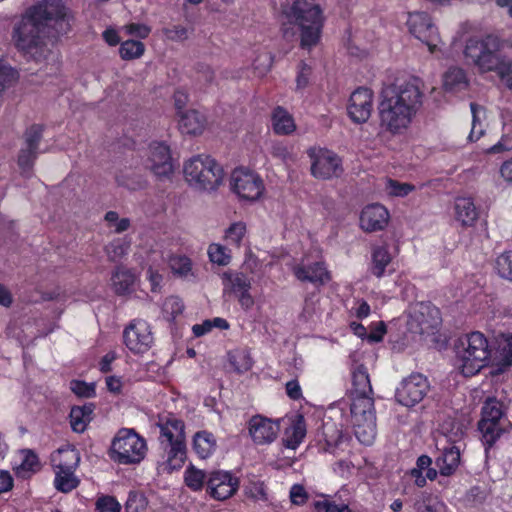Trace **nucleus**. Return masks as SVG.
Instances as JSON below:
<instances>
[{
  "instance_id": "obj_56",
  "label": "nucleus",
  "mask_w": 512,
  "mask_h": 512,
  "mask_svg": "<svg viewBox=\"0 0 512 512\" xmlns=\"http://www.w3.org/2000/svg\"><path fill=\"white\" fill-rule=\"evenodd\" d=\"M184 305L182 300L176 296H171L167 298L163 304V311L170 315L172 318H175L179 314L183 312Z\"/></svg>"
},
{
  "instance_id": "obj_11",
  "label": "nucleus",
  "mask_w": 512,
  "mask_h": 512,
  "mask_svg": "<svg viewBox=\"0 0 512 512\" xmlns=\"http://www.w3.org/2000/svg\"><path fill=\"white\" fill-rule=\"evenodd\" d=\"M230 186L241 199L255 201L265 190L262 178L255 172L244 168L235 169L230 177Z\"/></svg>"
},
{
  "instance_id": "obj_25",
  "label": "nucleus",
  "mask_w": 512,
  "mask_h": 512,
  "mask_svg": "<svg viewBox=\"0 0 512 512\" xmlns=\"http://www.w3.org/2000/svg\"><path fill=\"white\" fill-rule=\"evenodd\" d=\"M80 462L79 452L71 446L59 448L51 456L53 469L76 470Z\"/></svg>"
},
{
  "instance_id": "obj_52",
  "label": "nucleus",
  "mask_w": 512,
  "mask_h": 512,
  "mask_svg": "<svg viewBox=\"0 0 512 512\" xmlns=\"http://www.w3.org/2000/svg\"><path fill=\"white\" fill-rule=\"evenodd\" d=\"M165 37L174 42H183L189 38V30L182 25H172L163 29Z\"/></svg>"
},
{
  "instance_id": "obj_46",
  "label": "nucleus",
  "mask_w": 512,
  "mask_h": 512,
  "mask_svg": "<svg viewBox=\"0 0 512 512\" xmlns=\"http://www.w3.org/2000/svg\"><path fill=\"white\" fill-rule=\"evenodd\" d=\"M246 234V225L243 222H235L229 226L225 233L227 244L240 247L241 241Z\"/></svg>"
},
{
  "instance_id": "obj_41",
  "label": "nucleus",
  "mask_w": 512,
  "mask_h": 512,
  "mask_svg": "<svg viewBox=\"0 0 512 512\" xmlns=\"http://www.w3.org/2000/svg\"><path fill=\"white\" fill-rule=\"evenodd\" d=\"M478 428L482 433L483 441L485 444L491 446L501 434L499 421L480 420Z\"/></svg>"
},
{
  "instance_id": "obj_14",
  "label": "nucleus",
  "mask_w": 512,
  "mask_h": 512,
  "mask_svg": "<svg viewBox=\"0 0 512 512\" xmlns=\"http://www.w3.org/2000/svg\"><path fill=\"white\" fill-rule=\"evenodd\" d=\"M428 390L429 383L426 377L421 374H412L400 383L395 398L401 405L413 407L423 400Z\"/></svg>"
},
{
  "instance_id": "obj_12",
  "label": "nucleus",
  "mask_w": 512,
  "mask_h": 512,
  "mask_svg": "<svg viewBox=\"0 0 512 512\" xmlns=\"http://www.w3.org/2000/svg\"><path fill=\"white\" fill-rule=\"evenodd\" d=\"M126 347L135 354H143L154 343L150 325L141 319L133 320L123 332Z\"/></svg>"
},
{
  "instance_id": "obj_8",
  "label": "nucleus",
  "mask_w": 512,
  "mask_h": 512,
  "mask_svg": "<svg viewBox=\"0 0 512 512\" xmlns=\"http://www.w3.org/2000/svg\"><path fill=\"white\" fill-rule=\"evenodd\" d=\"M147 445L134 429L123 428L112 441L111 458L120 464H137L146 454Z\"/></svg>"
},
{
  "instance_id": "obj_27",
  "label": "nucleus",
  "mask_w": 512,
  "mask_h": 512,
  "mask_svg": "<svg viewBox=\"0 0 512 512\" xmlns=\"http://www.w3.org/2000/svg\"><path fill=\"white\" fill-rule=\"evenodd\" d=\"M436 466L442 476L452 475L460 463L459 447L453 445L443 449L442 454L436 459Z\"/></svg>"
},
{
  "instance_id": "obj_39",
  "label": "nucleus",
  "mask_w": 512,
  "mask_h": 512,
  "mask_svg": "<svg viewBox=\"0 0 512 512\" xmlns=\"http://www.w3.org/2000/svg\"><path fill=\"white\" fill-rule=\"evenodd\" d=\"M441 429L450 442L456 443L464 437L467 425L460 420L448 419L442 424Z\"/></svg>"
},
{
  "instance_id": "obj_36",
  "label": "nucleus",
  "mask_w": 512,
  "mask_h": 512,
  "mask_svg": "<svg viewBox=\"0 0 512 512\" xmlns=\"http://www.w3.org/2000/svg\"><path fill=\"white\" fill-rule=\"evenodd\" d=\"M112 282L116 293L125 294L131 290L135 275L130 270L118 268L112 277Z\"/></svg>"
},
{
  "instance_id": "obj_63",
  "label": "nucleus",
  "mask_w": 512,
  "mask_h": 512,
  "mask_svg": "<svg viewBox=\"0 0 512 512\" xmlns=\"http://www.w3.org/2000/svg\"><path fill=\"white\" fill-rule=\"evenodd\" d=\"M270 153L273 157L281 160L284 163H286L288 160H291L292 158V155L287 146L280 142L273 143L271 145Z\"/></svg>"
},
{
  "instance_id": "obj_59",
  "label": "nucleus",
  "mask_w": 512,
  "mask_h": 512,
  "mask_svg": "<svg viewBox=\"0 0 512 512\" xmlns=\"http://www.w3.org/2000/svg\"><path fill=\"white\" fill-rule=\"evenodd\" d=\"M312 69L306 63H301L299 72L296 78L297 90H303L309 85Z\"/></svg>"
},
{
  "instance_id": "obj_64",
  "label": "nucleus",
  "mask_w": 512,
  "mask_h": 512,
  "mask_svg": "<svg viewBox=\"0 0 512 512\" xmlns=\"http://www.w3.org/2000/svg\"><path fill=\"white\" fill-rule=\"evenodd\" d=\"M307 493L303 486L293 485L290 490V499L293 504L303 505L307 501Z\"/></svg>"
},
{
  "instance_id": "obj_58",
  "label": "nucleus",
  "mask_w": 512,
  "mask_h": 512,
  "mask_svg": "<svg viewBox=\"0 0 512 512\" xmlns=\"http://www.w3.org/2000/svg\"><path fill=\"white\" fill-rule=\"evenodd\" d=\"M443 510V503L436 499H427L416 504V512H443Z\"/></svg>"
},
{
  "instance_id": "obj_13",
  "label": "nucleus",
  "mask_w": 512,
  "mask_h": 512,
  "mask_svg": "<svg viewBox=\"0 0 512 512\" xmlns=\"http://www.w3.org/2000/svg\"><path fill=\"white\" fill-rule=\"evenodd\" d=\"M145 166L157 178H169L174 171L169 146L164 142L158 141L150 143Z\"/></svg>"
},
{
  "instance_id": "obj_38",
  "label": "nucleus",
  "mask_w": 512,
  "mask_h": 512,
  "mask_svg": "<svg viewBox=\"0 0 512 512\" xmlns=\"http://www.w3.org/2000/svg\"><path fill=\"white\" fill-rule=\"evenodd\" d=\"M14 469L18 477L29 478L39 469L38 457L31 451H25L21 463Z\"/></svg>"
},
{
  "instance_id": "obj_6",
  "label": "nucleus",
  "mask_w": 512,
  "mask_h": 512,
  "mask_svg": "<svg viewBox=\"0 0 512 512\" xmlns=\"http://www.w3.org/2000/svg\"><path fill=\"white\" fill-rule=\"evenodd\" d=\"M183 171L186 181L198 190H216L223 181V168L207 155L190 158L185 162Z\"/></svg>"
},
{
  "instance_id": "obj_1",
  "label": "nucleus",
  "mask_w": 512,
  "mask_h": 512,
  "mask_svg": "<svg viewBox=\"0 0 512 512\" xmlns=\"http://www.w3.org/2000/svg\"><path fill=\"white\" fill-rule=\"evenodd\" d=\"M70 15L61 0H41L29 7L13 30L16 47L36 61L48 54L46 38L49 27L57 33L70 29Z\"/></svg>"
},
{
  "instance_id": "obj_17",
  "label": "nucleus",
  "mask_w": 512,
  "mask_h": 512,
  "mask_svg": "<svg viewBox=\"0 0 512 512\" xmlns=\"http://www.w3.org/2000/svg\"><path fill=\"white\" fill-rule=\"evenodd\" d=\"M373 109V92L369 88L360 87L350 96L347 107L350 118L355 123H365Z\"/></svg>"
},
{
  "instance_id": "obj_33",
  "label": "nucleus",
  "mask_w": 512,
  "mask_h": 512,
  "mask_svg": "<svg viewBox=\"0 0 512 512\" xmlns=\"http://www.w3.org/2000/svg\"><path fill=\"white\" fill-rule=\"evenodd\" d=\"M273 129L277 134L287 135L292 133L296 126L292 116L282 107H277L272 116Z\"/></svg>"
},
{
  "instance_id": "obj_55",
  "label": "nucleus",
  "mask_w": 512,
  "mask_h": 512,
  "mask_svg": "<svg viewBox=\"0 0 512 512\" xmlns=\"http://www.w3.org/2000/svg\"><path fill=\"white\" fill-rule=\"evenodd\" d=\"M499 78L505 83V85L512 89V58L505 60L504 56L501 58V64L495 70Z\"/></svg>"
},
{
  "instance_id": "obj_30",
  "label": "nucleus",
  "mask_w": 512,
  "mask_h": 512,
  "mask_svg": "<svg viewBox=\"0 0 512 512\" xmlns=\"http://www.w3.org/2000/svg\"><path fill=\"white\" fill-rule=\"evenodd\" d=\"M93 405L75 406L70 411V424L73 431L82 433L92 419Z\"/></svg>"
},
{
  "instance_id": "obj_32",
  "label": "nucleus",
  "mask_w": 512,
  "mask_h": 512,
  "mask_svg": "<svg viewBox=\"0 0 512 512\" xmlns=\"http://www.w3.org/2000/svg\"><path fill=\"white\" fill-rule=\"evenodd\" d=\"M306 435L305 421L299 416L293 424L285 430L283 444L290 449H296Z\"/></svg>"
},
{
  "instance_id": "obj_49",
  "label": "nucleus",
  "mask_w": 512,
  "mask_h": 512,
  "mask_svg": "<svg viewBox=\"0 0 512 512\" xmlns=\"http://www.w3.org/2000/svg\"><path fill=\"white\" fill-rule=\"evenodd\" d=\"M503 415L500 402L496 399H487L482 407V420L499 421Z\"/></svg>"
},
{
  "instance_id": "obj_26",
  "label": "nucleus",
  "mask_w": 512,
  "mask_h": 512,
  "mask_svg": "<svg viewBox=\"0 0 512 512\" xmlns=\"http://www.w3.org/2000/svg\"><path fill=\"white\" fill-rule=\"evenodd\" d=\"M455 217L463 226H472L478 218V210L469 197H458L454 204Z\"/></svg>"
},
{
  "instance_id": "obj_21",
  "label": "nucleus",
  "mask_w": 512,
  "mask_h": 512,
  "mask_svg": "<svg viewBox=\"0 0 512 512\" xmlns=\"http://www.w3.org/2000/svg\"><path fill=\"white\" fill-rule=\"evenodd\" d=\"M389 220L387 209L380 204L366 206L360 215V226L367 232L382 230Z\"/></svg>"
},
{
  "instance_id": "obj_57",
  "label": "nucleus",
  "mask_w": 512,
  "mask_h": 512,
  "mask_svg": "<svg viewBox=\"0 0 512 512\" xmlns=\"http://www.w3.org/2000/svg\"><path fill=\"white\" fill-rule=\"evenodd\" d=\"M316 512H350L345 504H335L334 502L324 500L315 503Z\"/></svg>"
},
{
  "instance_id": "obj_5",
  "label": "nucleus",
  "mask_w": 512,
  "mask_h": 512,
  "mask_svg": "<svg viewBox=\"0 0 512 512\" xmlns=\"http://www.w3.org/2000/svg\"><path fill=\"white\" fill-rule=\"evenodd\" d=\"M503 43L493 34L469 37L463 50L466 63L480 73L495 72L501 64Z\"/></svg>"
},
{
  "instance_id": "obj_9",
  "label": "nucleus",
  "mask_w": 512,
  "mask_h": 512,
  "mask_svg": "<svg viewBox=\"0 0 512 512\" xmlns=\"http://www.w3.org/2000/svg\"><path fill=\"white\" fill-rule=\"evenodd\" d=\"M307 154L311 162L310 172L314 178L329 180L342 175V160L336 153L313 147L307 150Z\"/></svg>"
},
{
  "instance_id": "obj_18",
  "label": "nucleus",
  "mask_w": 512,
  "mask_h": 512,
  "mask_svg": "<svg viewBox=\"0 0 512 512\" xmlns=\"http://www.w3.org/2000/svg\"><path fill=\"white\" fill-rule=\"evenodd\" d=\"M279 432V424L261 415L253 416L249 421V434L255 444L272 443Z\"/></svg>"
},
{
  "instance_id": "obj_16",
  "label": "nucleus",
  "mask_w": 512,
  "mask_h": 512,
  "mask_svg": "<svg viewBox=\"0 0 512 512\" xmlns=\"http://www.w3.org/2000/svg\"><path fill=\"white\" fill-rule=\"evenodd\" d=\"M239 487L238 478L228 471H212L207 478V492L216 500H226L236 493Z\"/></svg>"
},
{
  "instance_id": "obj_40",
  "label": "nucleus",
  "mask_w": 512,
  "mask_h": 512,
  "mask_svg": "<svg viewBox=\"0 0 512 512\" xmlns=\"http://www.w3.org/2000/svg\"><path fill=\"white\" fill-rule=\"evenodd\" d=\"M224 276L227 280L226 286L229 287L235 295L249 291L251 288L250 279L241 272L225 273Z\"/></svg>"
},
{
  "instance_id": "obj_2",
  "label": "nucleus",
  "mask_w": 512,
  "mask_h": 512,
  "mask_svg": "<svg viewBox=\"0 0 512 512\" xmlns=\"http://www.w3.org/2000/svg\"><path fill=\"white\" fill-rule=\"evenodd\" d=\"M422 100L418 78L383 87L378 104L381 130L393 136L406 133L422 106Z\"/></svg>"
},
{
  "instance_id": "obj_22",
  "label": "nucleus",
  "mask_w": 512,
  "mask_h": 512,
  "mask_svg": "<svg viewBox=\"0 0 512 512\" xmlns=\"http://www.w3.org/2000/svg\"><path fill=\"white\" fill-rule=\"evenodd\" d=\"M206 118L197 110L191 109L179 112L178 126L186 135H200L206 128Z\"/></svg>"
},
{
  "instance_id": "obj_29",
  "label": "nucleus",
  "mask_w": 512,
  "mask_h": 512,
  "mask_svg": "<svg viewBox=\"0 0 512 512\" xmlns=\"http://www.w3.org/2000/svg\"><path fill=\"white\" fill-rule=\"evenodd\" d=\"M216 447V439L212 433L199 431L194 435L193 448L200 458L206 459L211 456Z\"/></svg>"
},
{
  "instance_id": "obj_62",
  "label": "nucleus",
  "mask_w": 512,
  "mask_h": 512,
  "mask_svg": "<svg viewBox=\"0 0 512 512\" xmlns=\"http://www.w3.org/2000/svg\"><path fill=\"white\" fill-rule=\"evenodd\" d=\"M253 67L258 76L265 75L271 67V56L267 53L259 55L253 63Z\"/></svg>"
},
{
  "instance_id": "obj_53",
  "label": "nucleus",
  "mask_w": 512,
  "mask_h": 512,
  "mask_svg": "<svg viewBox=\"0 0 512 512\" xmlns=\"http://www.w3.org/2000/svg\"><path fill=\"white\" fill-rule=\"evenodd\" d=\"M16 75V71L0 57V93L16 79Z\"/></svg>"
},
{
  "instance_id": "obj_19",
  "label": "nucleus",
  "mask_w": 512,
  "mask_h": 512,
  "mask_svg": "<svg viewBox=\"0 0 512 512\" xmlns=\"http://www.w3.org/2000/svg\"><path fill=\"white\" fill-rule=\"evenodd\" d=\"M292 271L299 281L309 282L316 286L326 284L331 278L329 271L322 262H301L293 266Z\"/></svg>"
},
{
  "instance_id": "obj_60",
  "label": "nucleus",
  "mask_w": 512,
  "mask_h": 512,
  "mask_svg": "<svg viewBox=\"0 0 512 512\" xmlns=\"http://www.w3.org/2000/svg\"><path fill=\"white\" fill-rule=\"evenodd\" d=\"M96 507L98 512H119L120 505L113 497H102L97 503Z\"/></svg>"
},
{
  "instance_id": "obj_48",
  "label": "nucleus",
  "mask_w": 512,
  "mask_h": 512,
  "mask_svg": "<svg viewBox=\"0 0 512 512\" xmlns=\"http://www.w3.org/2000/svg\"><path fill=\"white\" fill-rule=\"evenodd\" d=\"M496 269L502 278L512 282V250L497 257Z\"/></svg>"
},
{
  "instance_id": "obj_47",
  "label": "nucleus",
  "mask_w": 512,
  "mask_h": 512,
  "mask_svg": "<svg viewBox=\"0 0 512 512\" xmlns=\"http://www.w3.org/2000/svg\"><path fill=\"white\" fill-rule=\"evenodd\" d=\"M470 109L472 113V128L469 134V139L471 141L478 140L483 135V127L479 123L481 115L484 114V108L477 105L476 103L470 104Z\"/></svg>"
},
{
  "instance_id": "obj_43",
  "label": "nucleus",
  "mask_w": 512,
  "mask_h": 512,
  "mask_svg": "<svg viewBox=\"0 0 512 512\" xmlns=\"http://www.w3.org/2000/svg\"><path fill=\"white\" fill-rule=\"evenodd\" d=\"M145 52V46L137 40H126L121 43L119 53L123 60L140 58Z\"/></svg>"
},
{
  "instance_id": "obj_54",
  "label": "nucleus",
  "mask_w": 512,
  "mask_h": 512,
  "mask_svg": "<svg viewBox=\"0 0 512 512\" xmlns=\"http://www.w3.org/2000/svg\"><path fill=\"white\" fill-rule=\"evenodd\" d=\"M70 389L79 397L90 398L95 395V384L80 380L70 382Z\"/></svg>"
},
{
  "instance_id": "obj_37",
  "label": "nucleus",
  "mask_w": 512,
  "mask_h": 512,
  "mask_svg": "<svg viewBox=\"0 0 512 512\" xmlns=\"http://www.w3.org/2000/svg\"><path fill=\"white\" fill-rule=\"evenodd\" d=\"M391 262V256L385 247H376L372 253V274L380 278L385 272V268Z\"/></svg>"
},
{
  "instance_id": "obj_23",
  "label": "nucleus",
  "mask_w": 512,
  "mask_h": 512,
  "mask_svg": "<svg viewBox=\"0 0 512 512\" xmlns=\"http://www.w3.org/2000/svg\"><path fill=\"white\" fill-rule=\"evenodd\" d=\"M413 320L417 322L419 333H430L436 329L440 323L439 310L429 305L420 304L414 311Z\"/></svg>"
},
{
  "instance_id": "obj_50",
  "label": "nucleus",
  "mask_w": 512,
  "mask_h": 512,
  "mask_svg": "<svg viewBox=\"0 0 512 512\" xmlns=\"http://www.w3.org/2000/svg\"><path fill=\"white\" fill-rule=\"evenodd\" d=\"M146 506L147 500L143 494L135 491L129 493L125 504L127 512H143Z\"/></svg>"
},
{
  "instance_id": "obj_42",
  "label": "nucleus",
  "mask_w": 512,
  "mask_h": 512,
  "mask_svg": "<svg viewBox=\"0 0 512 512\" xmlns=\"http://www.w3.org/2000/svg\"><path fill=\"white\" fill-rule=\"evenodd\" d=\"M130 241L126 238H118L105 246V253L110 261H117L127 254Z\"/></svg>"
},
{
  "instance_id": "obj_45",
  "label": "nucleus",
  "mask_w": 512,
  "mask_h": 512,
  "mask_svg": "<svg viewBox=\"0 0 512 512\" xmlns=\"http://www.w3.org/2000/svg\"><path fill=\"white\" fill-rule=\"evenodd\" d=\"M208 475L204 471L191 466L185 471V483L194 491L201 490L205 481L207 482Z\"/></svg>"
},
{
  "instance_id": "obj_24",
  "label": "nucleus",
  "mask_w": 512,
  "mask_h": 512,
  "mask_svg": "<svg viewBox=\"0 0 512 512\" xmlns=\"http://www.w3.org/2000/svg\"><path fill=\"white\" fill-rule=\"evenodd\" d=\"M167 453L166 461L161 465L164 472L172 473L182 468L186 459L185 442L168 443L164 447Z\"/></svg>"
},
{
  "instance_id": "obj_10",
  "label": "nucleus",
  "mask_w": 512,
  "mask_h": 512,
  "mask_svg": "<svg viewBox=\"0 0 512 512\" xmlns=\"http://www.w3.org/2000/svg\"><path fill=\"white\" fill-rule=\"evenodd\" d=\"M409 32L422 43L431 53H434L440 42L438 28L435 26L432 17L424 11L408 13L406 22Z\"/></svg>"
},
{
  "instance_id": "obj_44",
  "label": "nucleus",
  "mask_w": 512,
  "mask_h": 512,
  "mask_svg": "<svg viewBox=\"0 0 512 512\" xmlns=\"http://www.w3.org/2000/svg\"><path fill=\"white\" fill-rule=\"evenodd\" d=\"M208 255L211 262L220 266L228 265L231 260L230 250H228L227 247L217 243H212L209 245Z\"/></svg>"
},
{
  "instance_id": "obj_35",
  "label": "nucleus",
  "mask_w": 512,
  "mask_h": 512,
  "mask_svg": "<svg viewBox=\"0 0 512 512\" xmlns=\"http://www.w3.org/2000/svg\"><path fill=\"white\" fill-rule=\"evenodd\" d=\"M169 266L172 272L184 279H191L194 274L190 258L184 255H172L169 258Z\"/></svg>"
},
{
  "instance_id": "obj_20",
  "label": "nucleus",
  "mask_w": 512,
  "mask_h": 512,
  "mask_svg": "<svg viewBox=\"0 0 512 512\" xmlns=\"http://www.w3.org/2000/svg\"><path fill=\"white\" fill-rule=\"evenodd\" d=\"M157 426L160 429L161 444L185 442V424L172 414L159 417Z\"/></svg>"
},
{
  "instance_id": "obj_4",
  "label": "nucleus",
  "mask_w": 512,
  "mask_h": 512,
  "mask_svg": "<svg viewBox=\"0 0 512 512\" xmlns=\"http://www.w3.org/2000/svg\"><path fill=\"white\" fill-rule=\"evenodd\" d=\"M455 350L456 367L465 377L473 376L487 366L492 351L487 337L479 331L461 336Z\"/></svg>"
},
{
  "instance_id": "obj_51",
  "label": "nucleus",
  "mask_w": 512,
  "mask_h": 512,
  "mask_svg": "<svg viewBox=\"0 0 512 512\" xmlns=\"http://www.w3.org/2000/svg\"><path fill=\"white\" fill-rule=\"evenodd\" d=\"M104 218L108 226L114 228L115 233H122L130 227V220L128 218L120 219L118 213L115 211H108Z\"/></svg>"
},
{
  "instance_id": "obj_3",
  "label": "nucleus",
  "mask_w": 512,
  "mask_h": 512,
  "mask_svg": "<svg viewBox=\"0 0 512 512\" xmlns=\"http://www.w3.org/2000/svg\"><path fill=\"white\" fill-rule=\"evenodd\" d=\"M288 24L296 25L300 30L301 46L311 48L320 39L322 15L320 7L311 0H293L283 8Z\"/></svg>"
},
{
  "instance_id": "obj_34",
  "label": "nucleus",
  "mask_w": 512,
  "mask_h": 512,
  "mask_svg": "<svg viewBox=\"0 0 512 512\" xmlns=\"http://www.w3.org/2000/svg\"><path fill=\"white\" fill-rule=\"evenodd\" d=\"M55 488L62 493H69L79 485V479L75 475V470L54 469Z\"/></svg>"
},
{
  "instance_id": "obj_7",
  "label": "nucleus",
  "mask_w": 512,
  "mask_h": 512,
  "mask_svg": "<svg viewBox=\"0 0 512 512\" xmlns=\"http://www.w3.org/2000/svg\"><path fill=\"white\" fill-rule=\"evenodd\" d=\"M350 412L356 438L364 445H371L376 437L373 397H352Z\"/></svg>"
},
{
  "instance_id": "obj_31",
  "label": "nucleus",
  "mask_w": 512,
  "mask_h": 512,
  "mask_svg": "<svg viewBox=\"0 0 512 512\" xmlns=\"http://www.w3.org/2000/svg\"><path fill=\"white\" fill-rule=\"evenodd\" d=\"M468 80L463 69L458 67L449 68L443 75V88L448 92H456L467 87Z\"/></svg>"
},
{
  "instance_id": "obj_15",
  "label": "nucleus",
  "mask_w": 512,
  "mask_h": 512,
  "mask_svg": "<svg viewBox=\"0 0 512 512\" xmlns=\"http://www.w3.org/2000/svg\"><path fill=\"white\" fill-rule=\"evenodd\" d=\"M43 127L39 124L30 126L24 133V143L19 152L18 165L23 174L29 175L39 153Z\"/></svg>"
},
{
  "instance_id": "obj_28",
  "label": "nucleus",
  "mask_w": 512,
  "mask_h": 512,
  "mask_svg": "<svg viewBox=\"0 0 512 512\" xmlns=\"http://www.w3.org/2000/svg\"><path fill=\"white\" fill-rule=\"evenodd\" d=\"M352 397H372L373 390L367 368L357 366L352 372Z\"/></svg>"
},
{
  "instance_id": "obj_61",
  "label": "nucleus",
  "mask_w": 512,
  "mask_h": 512,
  "mask_svg": "<svg viewBox=\"0 0 512 512\" xmlns=\"http://www.w3.org/2000/svg\"><path fill=\"white\" fill-rule=\"evenodd\" d=\"M388 189L391 195L403 197L408 195L414 189V186L408 183H399L394 180H389Z\"/></svg>"
}]
</instances>
